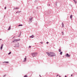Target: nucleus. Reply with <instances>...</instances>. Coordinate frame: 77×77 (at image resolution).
<instances>
[{
	"label": "nucleus",
	"instance_id": "nucleus-13",
	"mask_svg": "<svg viewBox=\"0 0 77 77\" xmlns=\"http://www.w3.org/2000/svg\"><path fill=\"white\" fill-rule=\"evenodd\" d=\"M70 18L71 19V18H72V15H71Z\"/></svg>",
	"mask_w": 77,
	"mask_h": 77
},
{
	"label": "nucleus",
	"instance_id": "nucleus-32",
	"mask_svg": "<svg viewBox=\"0 0 77 77\" xmlns=\"http://www.w3.org/2000/svg\"><path fill=\"white\" fill-rule=\"evenodd\" d=\"M0 40H2V39H0Z\"/></svg>",
	"mask_w": 77,
	"mask_h": 77
},
{
	"label": "nucleus",
	"instance_id": "nucleus-17",
	"mask_svg": "<svg viewBox=\"0 0 77 77\" xmlns=\"http://www.w3.org/2000/svg\"><path fill=\"white\" fill-rule=\"evenodd\" d=\"M62 53H63L62 52H60V54H61V55H62Z\"/></svg>",
	"mask_w": 77,
	"mask_h": 77
},
{
	"label": "nucleus",
	"instance_id": "nucleus-2",
	"mask_svg": "<svg viewBox=\"0 0 77 77\" xmlns=\"http://www.w3.org/2000/svg\"><path fill=\"white\" fill-rule=\"evenodd\" d=\"M38 53L37 52H33L31 53V55L33 56V57H35V56H36L37 55H38Z\"/></svg>",
	"mask_w": 77,
	"mask_h": 77
},
{
	"label": "nucleus",
	"instance_id": "nucleus-27",
	"mask_svg": "<svg viewBox=\"0 0 77 77\" xmlns=\"http://www.w3.org/2000/svg\"><path fill=\"white\" fill-rule=\"evenodd\" d=\"M31 47V46H29V48H30Z\"/></svg>",
	"mask_w": 77,
	"mask_h": 77
},
{
	"label": "nucleus",
	"instance_id": "nucleus-9",
	"mask_svg": "<svg viewBox=\"0 0 77 77\" xmlns=\"http://www.w3.org/2000/svg\"><path fill=\"white\" fill-rule=\"evenodd\" d=\"M26 57L24 58V60L23 61V62H26Z\"/></svg>",
	"mask_w": 77,
	"mask_h": 77
},
{
	"label": "nucleus",
	"instance_id": "nucleus-6",
	"mask_svg": "<svg viewBox=\"0 0 77 77\" xmlns=\"http://www.w3.org/2000/svg\"><path fill=\"white\" fill-rule=\"evenodd\" d=\"M32 17H30L29 18V21H32Z\"/></svg>",
	"mask_w": 77,
	"mask_h": 77
},
{
	"label": "nucleus",
	"instance_id": "nucleus-3",
	"mask_svg": "<svg viewBox=\"0 0 77 77\" xmlns=\"http://www.w3.org/2000/svg\"><path fill=\"white\" fill-rule=\"evenodd\" d=\"M66 57H70V55H69L68 54H66Z\"/></svg>",
	"mask_w": 77,
	"mask_h": 77
},
{
	"label": "nucleus",
	"instance_id": "nucleus-33",
	"mask_svg": "<svg viewBox=\"0 0 77 77\" xmlns=\"http://www.w3.org/2000/svg\"><path fill=\"white\" fill-rule=\"evenodd\" d=\"M49 6H50V5H49Z\"/></svg>",
	"mask_w": 77,
	"mask_h": 77
},
{
	"label": "nucleus",
	"instance_id": "nucleus-4",
	"mask_svg": "<svg viewBox=\"0 0 77 77\" xmlns=\"http://www.w3.org/2000/svg\"><path fill=\"white\" fill-rule=\"evenodd\" d=\"M20 41V39H18L17 40L16 39L14 40V41H15V42H17V41Z\"/></svg>",
	"mask_w": 77,
	"mask_h": 77
},
{
	"label": "nucleus",
	"instance_id": "nucleus-11",
	"mask_svg": "<svg viewBox=\"0 0 77 77\" xmlns=\"http://www.w3.org/2000/svg\"><path fill=\"white\" fill-rule=\"evenodd\" d=\"M20 12H21V11H17V12H16V14H19V13H20Z\"/></svg>",
	"mask_w": 77,
	"mask_h": 77
},
{
	"label": "nucleus",
	"instance_id": "nucleus-15",
	"mask_svg": "<svg viewBox=\"0 0 77 77\" xmlns=\"http://www.w3.org/2000/svg\"><path fill=\"white\" fill-rule=\"evenodd\" d=\"M23 26V25L22 24H20L19 25V26Z\"/></svg>",
	"mask_w": 77,
	"mask_h": 77
},
{
	"label": "nucleus",
	"instance_id": "nucleus-14",
	"mask_svg": "<svg viewBox=\"0 0 77 77\" xmlns=\"http://www.w3.org/2000/svg\"><path fill=\"white\" fill-rule=\"evenodd\" d=\"M11 29V26H10L9 28L8 29V30H9Z\"/></svg>",
	"mask_w": 77,
	"mask_h": 77
},
{
	"label": "nucleus",
	"instance_id": "nucleus-18",
	"mask_svg": "<svg viewBox=\"0 0 77 77\" xmlns=\"http://www.w3.org/2000/svg\"><path fill=\"white\" fill-rule=\"evenodd\" d=\"M11 54V52H10L8 54V55H9V54Z\"/></svg>",
	"mask_w": 77,
	"mask_h": 77
},
{
	"label": "nucleus",
	"instance_id": "nucleus-19",
	"mask_svg": "<svg viewBox=\"0 0 77 77\" xmlns=\"http://www.w3.org/2000/svg\"><path fill=\"white\" fill-rule=\"evenodd\" d=\"M74 2H75V3L76 4L77 3V2L75 1V0H74Z\"/></svg>",
	"mask_w": 77,
	"mask_h": 77
},
{
	"label": "nucleus",
	"instance_id": "nucleus-21",
	"mask_svg": "<svg viewBox=\"0 0 77 77\" xmlns=\"http://www.w3.org/2000/svg\"><path fill=\"white\" fill-rule=\"evenodd\" d=\"M62 34L63 35H64V33H63V32H62Z\"/></svg>",
	"mask_w": 77,
	"mask_h": 77
},
{
	"label": "nucleus",
	"instance_id": "nucleus-8",
	"mask_svg": "<svg viewBox=\"0 0 77 77\" xmlns=\"http://www.w3.org/2000/svg\"><path fill=\"white\" fill-rule=\"evenodd\" d=\"M16 47H19V43L17 44V45H16Z\"/></svg>",
	"mask_w": 77,
	"mask_h": 77
},
{
	"label": "nucleus",
	"instance_id": "nucleus-1",
	"mask_svg": "<svg viewBox=\"0 0 77 77\" xmlns=\"http://www.w3.org/2000/svg\"><path fill=\"white\" fill-rule=\"evenodd\" d=\"M48 54V55L49 56H50L51 57H53L54 56H56V54L52 52H51L50 53L47 52L46 53Z\"/></svg>",
	"mask_w": 77,
	"mask_h": 77
},
{
	"label": "nucleus",
	"instance_id": "nucleus-30",
	"mask_svg": "<svg viewBox=\"0 0 77 77\" xmlns=\"http://www.w3.org/2000/svg\"><path fill=\"white\" fill-rule=\"evenodd\" d=\"M65 77H66V76H65Z\"/></svg>",
	"mask_w": 77,
	"mask_h": 77
},
{
	"label": "nucleus",
	"instance_id": "nucleus-31",
	"mask_svg": "<svg viewBox=\"0 0 77 77\" xmlns=\"http://www.w3.org/2000/svg\"><path fill=\"white\" fill-rule=\"evenodd\" d=\"M56 3L57 4V2H56Z\"/></svg>",
	"mask_w": 77,
	"mask_h": 77
},
{
	"label": "nucleus",
	"instance_id": "nucleus-23",
	"mask_svg": "<svg viewBox=\"0 0 77 77\" xmlns=\"http://www.w3.org/2000/svg\"><path fill=\"white\" fill-rule=\"evenodd\" d=\"M15 42V40L14 41H13L12 42Z\"/></svg>",
	"mask_w": 77,
	"mask_h": 77
},
{
	"label": "nucleus",
	"instance_id": "nucleus-10",
	"mask_svg": "<svg viewBox=\"0 0 77 77\" xmlns=\"http://www.w3.org/2000/svg\"><path fill=\"white\" fill-rule=\"evenodd\" d=\"M62 27H64V24H63V23H62Z\"/></svg>",
	"mask_w": 77,
	"mask_h": 77
},
{
	"label": "nucleus",
	"instance_id": "nucleus-7",
	"mask_svg": "<svg viewBox=\"0 0 77 77\" xmlns=\"http://www.w3.org/2000/svg\"><path fill=\"white\" fill-rule=\"evenodd\" d=\"M29 37L31 38H34V35H32V36H30Z\"/></svg>",
	"mask_w": 77,
	"mask_h": 77
},
{
	"label": "nucleus",
	"instance_id": "nucleus-16",
	"mask_svg": "<svg viewBox=\"0 0 77 77\" xmlns=\"http://www.w3.org/2000/svg\"><path fill=\"white\" fill-rule=\"evenodd\" d=\"M14 9H16V10H17V9H19V8H14Z\"/></svg>",
	"mask_w": 77,
	"mask_h": 77
},
{
	"label": "nucleus",
	"instance_id": "nucleus-25",
	"mask_svg": "<svg viewBox=\"0 0 77 77\" xmlns=\"http://www.w3.org/2000/svg\"><path fill=\"white\" fill-rule=\"evenodd\" d=\"M40 43H41V44H43V42H40Z\"/></svg>",
	"mask_w": 77,
	"mask_h": 77
},
{
	"label": "nucleus",
	"instance_id": "nucleus-20",
	"mask_svg": "<svg viewBox=\"0 0 77 77\" xmlns=\"http://www.w3.org/2000/svg\"><path fill=\"white\" fill-rule=\"evenodd\" d=\"M59 52H60V51H61V50H60V49H59Z\"/></svg>",
	"mask_w": 77,
	"mask_h": 77
},
{
	"label": "nucleus",
	"instance_id": "nucleus-24",
	"mask_svg": "<svg viewBox=\"0 0 77 77\" xmlns=\"http://www.w3.org/2000/svg\"><path fill=\"white\" fill-rule=\"evenodd\" d=\"M5 9H6V7H5Z\"/></svg>",
	"mask_w": 77,
	"mask_h": 77
},
{
	"label": "nucleus",
	"instance_id": "nucleus-5",
	"mask_svg": "<svg viewBox=\"0 0 77 77\" xmlns=\"http://www.w3.org/2000/svg\"><path fill=\"white\" fill-rule=\"evenodd\" d=\"M4 45L3 44H2L1 45V49L2 50V48L3 47V46Z\"/></svg>",
	"mask_w": 77,
	"mask_h": 77
},
{
	"label": "nucleus",
	"instance_id": "nucleus-29",
	"mask_svg": "<svg viewBox=\"0 0 77 77\" xmlns=\"http://www.w3.org/2000/svg\"><path fill=\"white\" fill-rule=\"evenodd\" d=\"M71 76H72V75H71Z\"/></svg>",
	"mask_w": 77,
	"mask_h": 77
},
{
	"label": "nucleus",
	"instance_id": "nucleus-26",
	"mask_svg": "<svg viewBox=\"0 0 77 77\" xmlns=\"http://www.w3.org/2000/svg\"><path fill=\"white\" fill-rule=\"evenodd\" d=\"M47 44H48V42H46Z\"/></svg>",
	"mask_w": 77,
	"mask_h": 77
},
{
	"label": "nucleus",
	"instance_id": "nucleus-12",
	"mask_svg": "<svg viewBox=\"0 0 77 77\" xmlns=\"http://www.w3.org/2000/svg\"><path fill=\"white\" fill-rule=\"evenodd\" d=\"M3 63H9V62H4Z\"/></svg>",
	"mask_w": 77,
	"mask_h": 77
},
{
	"label": "nucleus",
	"instance_id": "nucleus-22",
	"mask_svg": "<svg viewBox=\"0 0 77 77\" xmlns=\"http://www.w3.org/2000/svg\"><path fill=\"white\" fill-rule=\"evenodd\" d=\"M20 35H21V34H19V35L18 36V37H20Z\"/></svg>",
	"mask_w": 77,
	"mask_h": 77
},
{
	"label": "nucleus",
	"instance_id": "nucleus-28",
	"mask_svg": "<svg viewBox=\"0 0 77 77\" xmlns=\"http://www.w3.org/2000/svg\"><path fill=\"white\" fill-rule=\"evenodd\" d=\"M40 77H41V75H39Z\"/></svg>",
	"mask_w": 77,
	"mask_h": 77
}]
</instances>
